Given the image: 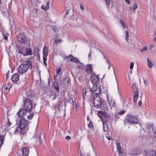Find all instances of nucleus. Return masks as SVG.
Masks as SVG:
<instances>
[{
    "label": "nucleus",
    "mask_w": 156,
    "mask_h": 156,
    "mask_svg": "<svg viewBox=\"0 0 156 156\" xmlns=\"http://www.w3.org/2000/svg\"><path fill=\"white\" fill-rule=\"evenodd\" d=\"M19 126L16 127L14 132V134L19 135H24L29 129V125L27 121L25 118H23L20 120Z\"/></svg>",
    "instance_id": "f257e3e1"
},
{
    "label": "nucleus",
    "mask_w": 156,
    "mask_h": 156,
    "mask_svg": "<svg viewBox=\"0 0 156 156\" xmlns=\"http://www.w3.org/2000/svg\"><path fill=\"white\" fill-rule=\"evenodd\" d=\"M32 66L30 58H28L26 62L22 63L18 68V72L20 74L26 73L29 68L31 69Z\"/></svg>",
    "instance_id": "f03ea898"
},
{
    "label": "nucleus",
    "mask_w": 156,
    "mask_h": 156,
    "mask_svg": "<svg viewBox=\"0 0 156 156\" xmlns=\"http://www.w3.org/2000/svg\"><path fill=\"white\" fill-rule=\"evenodd\" d=\"M138 119L136 116L129 114L127 115L124 119V124L125 125L126 123H128L129 124L132 125L134 124H138Z\"/></svg>",
    "instance_id": "7ed1b4c3"
},
{
    "label": "nucleus",
    "mask_w": 156,
    "mask_h": 156,
    "mask_svg": "<svg viewBox=\"0 0 156 156\" xmlns=\"http://www.w3.org/2000/svg\"><path fill=\"white\" fill-rule=\"evenodd\" d=\"M93 96H94V94L90 88L88 87L83 90V97L85 100L86 97L90 99Z\"/></svg>",
    "instance_id": "20e7f679"
},
{
    "label": "nucleus",
    "mask_w": 156,
    "mask_h": 156,
    "mask_svg": "<svg viewBox=\"0 0 156 156\" xmlns=\"http://www.w3.org/2000/svg\"><path fill=\"white\" fill-rule=\"evenodd\" d=\"M93 104L94 106L97 108L101 107V99L99 95H94L93 98Z\"/></svg>",
    "instance_id": "39448f33"
},
{
    "label": "nucleus",
    "mask_w": 156,
    "mask_h": 156,
    "mask_svg": "<svg viewBox=\"0 0 156 156\" xmlns=\"http://www.w3.org/2000/svg\"><path fill=\"white\" fill-rule=\"evenodd\" d=\"M24 108L26 110L31 112L33 108L32 103L30 100L28 99H26L24 101Z\"/></svg>",
    "instance_id": "423d86ee"
},
{
    "label": "nucleus",
    "mask_w": 156,
    "mask_h": 156,
    "mask_svg": "<svg viewBox=\"0 0 156 156\" xmlns=\"http://www.w3.org/2000/svg\"><path fill=\"white\" fill-rule=\"evenodd\" d=\"M26 40V37L23 33L19 34L18 37V41L20 43H24Z\"/></svg>",
    "instance_id": "0eeeda50"
},
{
    "label": "nucleus",
    "mask_w": 156,
    "mask_h": 156,
    "mask_svg": "<svg viewBox=\"0 0 156 156\" xmlns=\"http://www.w3.org/2000/svg\"><path fill=\"white\" fill-rule=\"evenodd\" d=\"M144 156H156V151L152 149L144 151Z\"/></svg>",
    "instance_id": "6e6552de"
},
{
    "label": "nucleus",
    "mask_w": 156,
    "mask_h": 156,
    "mask_svg": "<svg viewBox=\"0 0 156 156\" xmlns=\"http://www.w3.org/2000/svg\"><path fill=\"white\" fill-rule=\"evenodd\" d=\"M90 80L93 84L99 81L98 76L94 74H92L90 78Z\"/></svg>",
    "instance_id": "1a4fd4ad"
},
{
    "label": "nucleus",
    "mask_w": 156,
    "mask_h": 156,
    "mask_svg": "<svg viewBox=\"0 0 156 156\" xmlns=\"http://www.w3.org/2000/svg\"><path fill=\"white\" fill-rule=\"evenodd\" d=\"M62 83L64 86H68L71 84L70 80L68 77H64L62 81Z\"/></svg>",
    "instance_id": "9d476101"
},
{
    "label": "nucleus",
    "mask_w": 156,
    "mask_h": 156,
    "mask_svg": "<svg viewBox=\"0 0 156 156\" xmlns=\"http://www.w3.org/2000/svg\"><path fill=\"white\" fill-rule=\"evenodd\" d=\"M27 113L26 110L24 108H21L17 113L18 116L20 118H23L26 115Z\"/></svg>",
    "instance_id": "9b49d317"
},
{
    "label": "nucleus",
    "mask_w": 156,
    "mask_h": 156,
    "mask_svg": "<svg viewBox=\"0 0 156 156\" xmlns=\"http://www.w3.org/2000/svg\"><path fill=\"white\" fill-rule=\"evenodd\" d=\"M84 69L88 74L91 73L93 70L92 65L90 64L86 65L84 68Z\"/></svg>",
    "instance_id": "f8f14e48"
},
{
    "label": "nucleus",
    "mask_w": 156,
    "mask_h": 156,
    "mask_svg": "<svg viewBox=\"0 0 156 156\" xmlns=\"http://www.w3.org/2000/svg\"><path fill=\"white\" fill-rule=\"evenodd\" d=\"M134 92V94L133 96V102L134 103H136L137 99L139 94L138 89H137L133 90Z\"/></svg>",
    "instance_id": "ddd939ff"
},
{
    "label": "nucleus",
    "mask_w": 156,
    "mask_h": 156,
    "mask_svg": "<svg viewBox=\"0 0 156 156\" xmlns=\"http://www.w3.org/2000/svg\"><path fill=\"white\" fill-rule=\"evenodd\" d=\"M19 77V74L18 73L13 74L11 77V80L13 82H16L18 80Z\"/></svg>",
    "instance_id": "4468645a"
},
{
    "label": "nucleus",
    "mask_w": 156,
    "mask_h": 156,
    "mask_svg": "<svg viewBox=\"0 0 156 156\" xmlns=\"http://www.w3.org/2000/svg\"><path fill=\"white\" fill-rule=\"evenodd\" d=\"M99 87L97 89V90H92L93 93L94 95H95V96H97V95H99L101 92V87L100 85H98Z\"/></svg>",
    "instance_id": "2eb2a0df"
},
{
    "label": "nucleus",
    "mask_w": 156,
    "mask_h": 156,
    "mask_svg": "<svg viewBox=\"0 0 156 156\" xmlns=\"http://www.w3.org/2000/svg\"><path fill=\"white\" fill-rule=\"evenodd\" d=\"M10 87L11 86L9 84H5L2 86V89L5 92L7 93L9 91Z\"/></svg>",
    "instance_id": "dca6fc26"
},
{
    "label": "nucleus",
    "mask_w": 156,
    "mask_h": 156,
    "mask_svg": "<svg viewBox=\"0 0 156 156\" xmlns=\"http://www.w3.org/2000/svg\"><path fill=\"white\" fill-rule=\"evenodd\" d=\"M107 98L108 103L110 106L114 107L115 105V103L114 100L111 98Z\"/></svg>",
    "instance_id": "f3484780"
},
{
    "label": "nucleus",
    "mask_w": 156,
    "mask_h": 156,
    "mask_svg": "<svg viewBox=\"0 0 156 156\" xmlns=\"http://www.w3.org/2000/svg\"><path fill=\"white\" fill-rule=\"evenodd\" d=\"M29 150L26 147H24L22 150L23 156H27L29 153Z\"/></svg>",
    "instance_id": "a211bd4d"
},
{
    "label": "nucleus",
    "mask_w": 156,
    "mask_h": 156,
    "mask_svg": "<svg viewBox=\"0 0 156 156\" xmlns=\"http://www.w3.org/2000/svg\"><path fill=\"white\" fill-rule=\"evenodd\" d=\"M32 54L31 49L27 48L26 50V52L25 53H23V55L24 56H26L28 55H31Z\"/></svg>",
    "instance_id": "6ab92c4d"
},
{
    "label": "nucleus",
    "mask_w": 156,
    "mask_h": 156,
    "mask_svg": "<svg viewBox=\"0 0 156 156\" xmlns=\"http://www.w3.org/2000/svg\"><path fill=\"white\" fill-rule=\"evenodd\" d=\"M146 129L148 131L153 130V125L152 124L147 123L145 125Z\"/></svg>",
    "instance_id": "aec40b11"
},
{
    "label": "nucleus",
    "mask_w": 156,
    "mask_h": 156,
    "mask_svg": "<svg viewBox=\"0 0 156 156\" xmlns=\"http://www.w3.org/2000/svg\"><path fill=\"white\" fill-rule=\"evenodd\" d=\"M137 5L134 4L133 5L132 7L129 8V10L130 11L133 12L134 13H135V10L137 9Z\"/></svg>",
    "instance_id": "412c9836"
},
{
    "label": "nucleus",
    "mask_w": 156,
    "mask_h": 156,
    "mask_svg": "<svg viewBox=\"0 0 156 156\" xmlns=\"http://www.w3.org/2000/svg\"><path fill=\"white\" fill-rule=\"evenodd\" d=\"M48 49L47 47H44L43 48V53L44 56L47 57L48 55Z\"/></svg>",
    "instance_id": "4be33fe9"
},
{
    "label": "nucleus",
    "mask_w": 156,
    "mask_h": 156,
    "mask_svg": "<svg viewBox=\"0 0 156 156\" xmlns=\"http://www.w3.org/2000/svg\"><path fill=\"white\" fill-rule=\"evenodd\" d=\"M119 156H126V153L123 150L118 151Z\"/></svg>",
    "instance_id": "5701e85b"
},
{
    "label": "nucleus",
    "mask_w": 156,
    "mask_h": 156,
    "mask_svg": "<svg viewBox=\"0 0 156 156\" xmlns=\"http://www.w3.org/2000/svg\"><path fill=\"white\" fill-rule=\"evenodd\" d=\"M147 62L148 66L149 68H151L153 66V64L151 61L150 60V59L149 58L147 59Z\"/></svg>",
    "instance_id": "b1692460"
},
{
    "label": "nucleus",
    "mask_w": 156,
    "mask_h": 156,
    "mask_svg": "<svg viewBox=\"0 0 156 156\" xmlns=\"http://www.w3.org/2000/svg\"><path fill=\"white\" fill-rule=\"evenodd\" d=\"M116 145L117 147V149L118 151L122 150V148L121 146V145L120 143H117Z\"/></svg>",
    "instance_id": "393cba45"
},
{
    "label": "nucleus",
    "mask_w": 156,
    "mask_h": 156,
    "mask_svg": "<svg viewBox=\"0 0 156 156\" xmlns=\"http://www.w3.org/2000/svg\"><path fill=\"white\" fill-rule=\"evenodd\" d=\"M132 87L133 90L138 89V86L136 85L135 83H133Z\"/></svg>",
    "instance_id": "a878e982"
},
{
    "label": "nucleus",
    "mask_w": 156,
    "mask_h": 156,
    "mask_svg": "<svg viewBox=\"0 0 156 156\" xmlns=\"http://www.w3.org/2000/svg\"><path fill=\"white\" fill-rule=\"evenodd\" d=\"M103 130L104 131L107 132L108 130V127L107 124H105L103 122Z\"/></svg>",
    "instance_id": "bb28decb"
},
{
    "label": "nucleus",
    "mask_w": 156,
    "mask_h": 156,
    "mask_svg": "<svg viewBox=\"0 0 156 156\" xmlns=\"http://www.w3.org/2000/svg\"><path fill=\"white\" fill-rule=\"evenodd\" d=\"M98 85H100L98 84H93V87L92 88L91 90H94H94H97V89L98 88V86L99 87Z\"/></svg>",
    "instance_id": "cd10ccee"
},
{
    "label": "nucleus",
    "mask_w": 156,
    "mask_h": 156,
    "mask_svg": "<svg viewBox=\"0 0 156 156\" xmlns=\"http://www.w3.org/2000/svg\"><path fill=\"white\" fill-rule=\"evenodd\" d=\"M66 58L68 60L72 62L73 58V57L72 55H70L66 57Z\"/></svg>",
    "instance_id": "c85d7f7f"
},
{
    "label": "nucleus",
    "mask_w": 156,
    "mask_h": 156,
    "mask_svg": "<svg viewBox=\"0 0 156 156\" xmlns=\"http://www.w3.org/2000/svg\"><path fill=\"white\" fill-rule=\"evenodd\" d=\"M4 138L2 136H0V147H1L3 143Z\"/></svg>",
    "instance_id": "c756f323"
},
{
    "label": "nucleus",
    "mask_w": 156,
    "mask_h": 156,
    "mask_svg": "<svg viewBox=\"0 0 156 156\" xmlns=\"http://www.w3.org/2000/svg\"><path fill=\"white\" fill-rule=\"evenodd\" d=\"M126 36L125 37V39L127 41L129 40L128 39V36L129 35V34L128 32L127 31H126Z\"/></svg>",
    "instance_id": "7c9ffc66"
},
{
    "label": "nucleus",
    "mask_w": 156,
    "mask_h": 156,
    "mask_svg": "<svg viewBox=\"0 0 156 156\" xmlns=\"http://www.w3.org/2000/svg\"><path fill=\"white\" fill-rule=\"evenodd\" d=\"M72 61H72V62H73L75 63H78L79 62V60L76 57H75V58H73Z\"/></svg>",
    "instance_id": "2f4dec72"
},
{
    "label": "nucleus",
    "mask_w": 156,
    "mask_h": 156,
    "mask_svg": "<svg viewBox=\"0 0 156 156\" xmlns=\"http://www.w3.org/2000/svg\"><path fill=\"white\" fill-rule=\"evenodd\" d=\"M147 48L146 46H144L142 48L140 49V51L142 52H143L144 51H146L147 50Z\"/></svg>",
    "instance_id": "473e14b6"
},
{
    "label": "nucleus",
    "mask_w": 156,
    "mask_h": 156,
    "mask_svg": "<svg viewBox=\"0 0 156 156\" xmlns=\"http://www.w3.org/2000/svg\"><path fill=\"white\" fill-rule=\"evenodd\" d=\"M83 64L80 62L78 63L77 66L78 68H82L83 67Z\"/></svg>",
    "instance_id": "72a5a7b5"
},
{
    "label": "nucleus",
    "mask_w": 156,
    "mask_h": 156,
    "mask_svg": "<svg viewBox=\"0 0 156 156\" xmlns=\"http://www.w3.org/2000/svg\"><path fill=\"white\" fill-rule=\"evenodd\" d=\"M120 22L122 26V27L124 28H125L126 27V25L125 24L124 22H123V21H122V20H120Z\"/></svg>",
    "instance_id": "f704fd0d"
},
{
    "label": "nucleus",
    "mask_w": 156,
    "mask_h": 156,
    "mask_svg": "<svg viewBox=\"0 0 156 156\" xmlns=\"http://www.w3.org/2000/svg\"><path fill=\"white\" fill-rule=\"evenodd\" d=\"M52 110L53 111V112H54L55 115V113L56 112V107L55 105H54L53 106V107H52Z\"/></svg>",
    "instance_id": "c9c22d12"
},
{
    "label": "nucleus",
    "mask_w": 156,
    "mask_h": 156,
    "mask_svg": "<svg viewBox=\"0 0 156 156\" xmlns=\"http://www.w3.org/2000/svg\"><path fill=\"white\" fill-rule=\"evenodd\" d=\"M34 116V114L33 113L30 114L29 115H28L27 117V118L29 119H31Z\"/></svg>",
    "instance_id": "e433bc0d"
},
{
    "label": "nucleus",
    "mask_w": 156,
    "mask_h": 156,
    "mask_svg": "<svg viewBox=\"0 0 156 156\" xmlns=\"http://www.w3.org/2000/svg\"><path fill=\"white\" fill-rule=\"evenodd\" d=\"M88 126L90 128H93V125L90 121L89 123L88 124Z\"/></svg>",
    "instance_id": "4c0bfd02"
},
{
    "label": "nucleus",
    "mask_w": 156,
    "mask_h": 156,
    "mask_svg": "<svg viewBox=\"0 0 156 156\" xmlns=\"http://www.w3.org/2000/svg\"><path fill=\"white\" fill-rule=\"evenodd\" d=\"M7 125L9 126H10L11 124V123L10 122L9 119L8 118L7 119Z\"/></svg>",
    "instance_id": "58836bf2"
},
{
    "label": "nucleus",
    "mask_w": 156,
    "mask_h": 156,
    "mask_svg": "<svg viewBox=\"0 0 156 156\" xmlns=\"http://www.w3.org/2000/svg\"><path fill=\"white\" fill-rule=\"evenodd\" d=\"M69 101L70 103H72L74 102L73 97H70L69 98Z\"/></svg>",
    "instance_id": "ea45409f"
},
{
    "label": "nucleus",
    "mask_w": 156,
    "mask_h": 156,
    "mask_svg": "<svg viewBox=\"0 0 156 156\" xmlns=\"http://www.w3.org/2000/svg\"><path fill=\"white\" fill-rule=\"evenodd\" d=\"M41 8L42 9L44 10L45 11H46L47 10H48L46 9V7L45 6V5H43L41 6Z\"/></svg>",
    "instance_id": "a19ab883"
},
{
    "label": "nucleus",
    "mask_w": 156,
    "mask_h": 156,
    "mask_svg": "<svg viewBox=\"0 0 156 156\" xmlns=\"http://www.w3.org/2000/svg\"><path fill=\"white\" fill-rule=\"evenodd\" d=\"M134 63L133 62H131L129 68L132 69L133 68Z\"/></svg>",
    "instance_id": "79ce46f5"
},
{
    "label": "nucleus",
    "mask_w": 156,
    "mask_h": 156,
    "mask_svg": "<svg viewBox=\"0 0 156 156\" xmlns=\"http://www.w3.org/2000/svg\"><path fill=\"white\" fill-rule=\"evenodd\" d=\"M49 2H47L46 5H45V6L46 7V9H49Z\"/></svg>",
    "instance_id": "37998d69"
},
{
    "label": "nucleus",
    "mask_w": 156,
    "mask_h": 156,
    "mask_svg": "<svg viewBox=\"0 0 156 156\" xmlns=\"http://www.w3.org/2000/svg\"><path fill=\"white\" fill-rule=\"evenodd\" d=\"M105 3L106 5L108 6H109L110 4L109 1L108 0H105Z\"/></svg>",
    "instance_id": "c03bdc74"
},
{
    "label": "nucleus",
    "mask_w": 156,
    "mask_h": 156,
    "mask_svg": "<svg viewBox=\"0 0 156 156\" xmlns=\"http://www.w3.org/2000/svg\"><path fill=\"white\" fill-rule=\"evenodd\" d=\"M61 69L60 68L58 69L57 70H56V74H60V72L61 71Z\"/></svg>",
    "instance_id": "a18cd8bd"
},
{
    "label": "nucleus",
    "mask_w": 156,
    "mask_h": 156,
    "mask_svg": "<svg viewBox=\"0 0 156 156\" xmlns=\"http://www.w3.org/2000/svg\"><path fill=\"white\" fill-rule=\"evenodd\" d=\"M54 87L56 90H57L58 91H59V88L58 87V86H57V85L54 86Z\"/></svg>",
    "instance_id": "49530a36"
},
{
    "label": "nucleus",
    "mask_w": 156,
    "mask_h": 156,
    "mask_svg": "<svg viewBox=\"0 0 156 156\" xmlns=\"http://www.w3.org/2000/svg\"><path fill=\"white\" fill-rule=\"evenodd\" d=\"M57 97H58V95H56L55 94H54V96L52 98V100H55V99Z\"/></svg>",
    "instance_id": "de8ad7c7"
},
{
    "label": "nucleus",
    "mask_w": 156,
    "mask_h": 156,
    "mask_svg": "<svg viewBox=\"0 0 156 156\" xmlns=\"http://www.w3.org/2000/svg\"><path fill=\"white\" fill-rule=\"evenodd\" d=\"M125 112V111H121L119 112V114L120 115H122L124 114Z\"/></svg>",
    "instance_id": "09e8293b"
},
{
    "label": "nucleus",
    "mask_w": 156,
    "mask_h": 156,
    "mask_svg": "<svg viewBox=\"0 0 156 156\" xmlns=\"http://www.w3.org/2000/svg\"><path fill=\"white\" fill-rule=\"evenodd\" d=\"M65 138L67 140H69L71 139V137L69 136H68L66 137Z\"/></svg>",
    "instance_id": "8fccbe9b"
},
{
    "label": "nucleus",
    "mask_w": 156,
    "mask_h": 156,
    "mask_svg": "<svg viewBox=\"0 0 156 156\" xmlns=\"http://www.w3.org/2000/svg\"><path fill=\"white\" fill-rule=\"evenodd\" d=\"M45 56H43V62H45L47 60V58Z\"/></svg>",
    "instance_id": "3c124183"
},
{
    "label": "nucleus",
    "mask_w": 156,
    "mask_h": 156,
    "mask_svg": "<svg viewBox=\"0 0 156 156\" xmlns=\"http://www.w3.org/2000/svg\"><path fill=\"white\" fill-rule=\"evenodd\" d=\"M80 7L81 10H83L84 9V7L82 5H80Z\"/></svg>",
    "instance_id": "603ef678"
},
{
    "label": "nucleus",
    "mask_w": 156,
    "mask_h": 156,
    "mask_svg": "<svg viewBox=\"0 0 156 156\" xmlns=\"http://www.w3.org/2000/svg\"><path fill=\"white\" fill-rule=\"evenodd\" d=\"M125 2L128 4H130V0H125Z\"/></svg>",
    "instance_id": "864d4df0"
},
{
    "label": "nucleus",
    "mask_w": 156,
    "mask_h": 156,
    "mask_svg": "<svg viewBox=\"0 0 156 156\" xmlns=\"http://www.w3.org/2000/svg\"><path fill=\"white\" fill-rule=\"evenodd\" d=\"M60 41L61 40L60 39H57L55 41V43H57L60 42Z\"/></svg>",
    "instance_id": "5fc2aeb1"
},
{
    "label": "nucleus",
    "mask_w": 156,
    "mask_h": 156,
    "mask_svg": "<svg viewBox=\"0 0 156 156\" xmlns=\"http://www.w3.org/2000/svg\"><path fill=\"white\" fill-rule=\"evenodd\" d=\"M107 63H108V69H109L110 67L111 66V64L108 61H107Z\"/></svg>",
    "instance_id": "6e6d98bb"
},
{
    "label": "nucleus",
    "mask_w": 156,
    "mask_h": 156,
    "mask_svg": "<svg viewBox=\"0 0 156 156\" xmlns=\"http://www.w3.org/2000/svg\"><path fill=\"white\" fill-rule=\"evenodd\" d=\"M144 84L145 86H146L148 85V82L147 81H146L145 80H144Z\"/></svg>",
    "instance_id": "4d7b16f0"
},
{
    "label": "nucleus",
    "mask_w": 156,
    "mask_h": 156,
    "mask_svg": "<svg viewBox=\"0 0 156 156\" xmlns=\"http://www.w3.org/2000/svg\"><path fill=\"white\" fill-rule=\"evenodd\" d=\"M3 38L4 39H5V40H6L7 39H8V37L6 35H4V37H3Z\"/></svg>",
    "instance_id": "13d9d810"
},
{
    "label": "nucleus",
    "mask_w": 156,
    "mask_h": 156,
    "mask_svg": "<svg viewBox=\"0 0 156 156\" xmlns=\"http://www.w3.org/2000/svg\"><path fill=\"white\" fill-rule=\"evenodd\" d=\"M142 104V102L141 101H140L138 102V105L139 106H140Z\"/></svg>",
    "instance_id": "bf43d9fd"
},
{
    "label": "nucleus",
    "mask_w": 156,
    "mask_h": 156,
    "mask_svg": "<svg viewBox=\"0 0 156 156\" xmlns=\"http://www.w3.org/2000/svg\"><path fill=\"white\" fill-rule=\"evenodd\" d=\"M72 103L74 107L76 105H77L75 101L73 102Z\"/></svg>",
    "instance_id": "052dcab7"
},
{
    "label": "nucleus",
    "mask_w": 156,
    "mask_h": 156,
    "mask_svg": "<svg viewBox=\"0 0 156 156\" xmlns=\"http://www.w3.org/2000/svg\"><path fill=\"white\" fill-rule=\"evenodd\" d=\"M154 138H156V131L154 132Z\"/></svg>",
    "instance_id": "680f3d73"
},
{
    "label": "nucleus",
    "mask_w": 156,
    "mask_h": 156,
    "mask_svg": "<svg viewBox=\"0 0 156 156\" xmlns=\"http://www.w3.org/2000/svg\"><path fill=\"white\" fill-rule=\"evenodd\" d=\"M69 10H67L66 12V15H67L68 14H69Z\"/></svg>",
    "instance_id": "e2e57ef3"
},
{
    "label": "nucleus",
    "mask_w": 156,
    "mask_h": 156,
    "mask_svg": "<svg viewBox=\"0 0 156 156\" xmlns=\"http://www.w3.org/2000/svg\"><path fill=\"white\" fill-rule=\"evenodd\" d=\"M106 137L108 139V140H111V137L109 136H106Z\"/></svg>",
    "instance_id": "0e129e2a"
},
{
    "label": "nucleus",
    "mask_w": 156,
    "mask_h": 156,
    "mask_svg": "<svg viewBox=\"0 0 156 156\" xmlns=\"http://www.w3.org/2000/svg\"><path fill=\"white\" fill-rule=\"evenodd\" d=\"M74 107L76 110H78V106L77 105H76L75 106H74Z\"/></svg>",
    "instance_id": "69168bd1"
},
{
    "label": "nucleus",
    "mask_w": 156,
    "mask_h": 156,
    "mask_svg": "<svg viewBox=\"0 0 156 156\" xmlns=\"http://www.w3.org/2000/svg\"><path fill=\"white\" fill-rule=\"evenodd\" d=\"M50 83V80L49 79H48V85H49Z\"/></svg>",
    "instance_id": "338daca9"
},
{
    "label": "nucleus",
    "mask_w": 156,
    "mask_h": 156,
    "mask_svg": "<svg viewBox=\"0 0 156 156\" xmlns=\"http://www.w3.org/2000/svg\"><path fill=\"white\" fill-rule=\"evenodd\" d=\"M81 156H89V155L87 154H85L82 155Z\"/></svg>",
    "instance_id": "774afa93"
}]
</instances>
